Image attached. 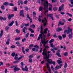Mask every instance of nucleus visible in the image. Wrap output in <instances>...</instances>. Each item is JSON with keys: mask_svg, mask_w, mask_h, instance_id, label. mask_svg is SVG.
Masks as SVG:
<instances>
[{"mask_svg": "<svg viewBox=\"0 0 73 73\" xmlns=\"http://www.w3.org/2000/svg\"><path fill=\"white\" fill-rule=\"evenodd\" d=\"M16 44L18 45H19L20 44V42H16Z\"/></svg>", "mask_w": 73, "mask_h": 73, "instance_id": "69168bd1", "label": "nucleus"}, {"mask_svg": "<svg viewBox=\"0 0 73 73\" xmlns=\"http://www.w3.org/2000/svg\"><path fill=\"white\" fill-rule=\"evenodd\" d=\"M62 66V64H60L59 66H58V65H57L55 68V70H57V69H58L59 68H61Z\"/></svg>", "mask_w": 73, "mask_h": 73, "instance_id": "1a4fd4ad", "label": "nucleus"}, {"mask_svg": "<svg viewBox=\"0 0 73 73\" xmlns=\"http://www.w3.org/2000/svg\"><path fill=\"white\" fill-rule=\"evenodd\" d=\"M57 62L58 64H62V61L60 60H58L57 61Z\"/></svg>", "mask_w": 73, "mask_h": 73, "instance_id": "4be33fe9", "label": "nucleus"}, {"mask_svg": "<svg viewBox=\"0 0 73 73\" xmlns=\"http://www.w3.org/2000/svg\"><path fill=\"white\" fill-rule=\"evenodd\" d=\"M48 10H46V11H44V15H46V13H47V12H48Z\"/></svg>", "mask_w": 73, "mask_h": 73, "instance_id": "13d9d810", "label": "nucleus"}, {"mask_svg": "<svg viewBox=\"0 0 73 73\" xmlns=\"http://www.w3.org/2000/svg\"><path fill=\"white\" fill-rule=\"evenodd\" d=\"M29 31H31V33H34V31L33 30V29H31V28H29Z\"/></svg>", "mask_w": 73, "mask_h": 73, "instance_id": "f3484780", "label": "nucleus"}, {"mask_svg": "<svg viewBox=\"0 0 73 73\" xmlns=\"http://www.w3.org/2000/svg\"><path fill=\"white\" fill-rule=\"evenodd\" d=\"M66 15H68V16H70V17H72V15H71V14L69 13H66Z\"/></svg>", "mask_w": 73, "mask_h": 73, "instance_id": "a19ab883", "label": "nucleus"}, {"mask_svg": "<svg viewBox=\"0 0 73 73\" xmlns=\"http://www.w3.org/2000/svg\"><path fill=\"white\" fill-rule=\"evenodd\" d=\"M14 11H17V7H14Z\"/></svg>", "mask_w": 73, "mask_h": 73, "instance_id": "c03bdc74", "label": "nucleus"}, {"mask_svg": "<svg viewBox=\"0 0 73 73\" xmlns=\"http://www.w3.org/2000/svg\"><path fill=\"white\" fill-rule=\"evenodd\" d=\"M1 8L2 9L4 10L5 9V8L4 7V6L3 5L1 6Z\"/></svg>", "mask_w": 73, "mask_h": 73, "instance_id": "e433bc0d", "label": "nucleus"}, {"mask_svg": "<svg viewBox=\"0 0 73 73\" xmlns=\"http://www.w3.org/2000/svg\"><path fill=\"white\" fill-rule=\"evenodd\" d=\"M34 48H36L37 49L36 50V52H38V48H39V47H38V46L35 45L34 46Z\"/></svg>", "mask_w": 73, "mask_h": 73, "instance_id": "ddd939ff", "label": "nucleus"}, {"mask_svg": "<svg viewBox=\"0 0 73 73\" xmlns=\"http://www.w3.org/2000/svg\"><path fill=\"white\" fill-rule=\"evenodd\" d=\"M69 5L70 7H73V5H71L70 4H69Z\"/></svg>", "mask_w": 73, "mask_h": 73, "instance_id": "338daca9", "label": "nucleus"}, {"mask_svg": "<svg viewBox=\"0 0 73 73\" xmlns=\"http://www.w3.org/2000/svg\"><path fill=\"white\" fill-rule=\"evenodd\" d=\"M17 66V65L12 66L10 68L11 69H12V68L15 67L14 68V71H18V70H20V68H16Z\"/></svg>", "mask_w": 73, "mask_h": 73, "instance_id": "39448f33", "label": "nucleus"}, {"mask_svg": "<svg viewBox=\"0 0 73 73\" xmlns=\"http://www.w3.org/2000/svg\"><path fill=\"white\" fill-rule=\"evenodd\" d=\"M64 68H65V69L67 67H68V64L66 63V62H65L64 63Z\"/></svg>", "mask_w": 73, "mask_h": 73, "instance_id": "2eb2a0df", "label": "nucleus"}, {"mask_svg": "<svg viewBox=\"0 0 73 73\" xmlns=\"http://www.w3.org/2000/svg\"><path fill=\"white\" fill-rule=\"evenodd\" d=\"M68 30H65L64 31V33L65 34H66V33L67 34H69L70 32V34H69L68 35V37H69V39H71L72 38V36L73 35V33H72V29L69 28V27H68Z\"/></svg>", "mask_w": 73, "mask_h": 73, "instance_id": "7ed1b4c3", "label": "nucleus"}, {"mask_svg": "<svg viewBox=\"0 0 73 73\" xmlns=\"http://www.w3.org/2000/svg\"><path fill=\"white\" fill-rule=\"evenodd\" d=\"M30 36L31 37H33V36H34V34H31L30 35Z\"/></svg>", "mask_w": 73, "mask_h": 73, "instance_id": "680f3d73", "label": "nucleus"}, {"mask_svg": "<svg viewBox=\"0 0 73 73\" xmlns=\"http://www.w3.org/2000/svg\"><path fill=\"white\" fill-rule=\"evenodd\" d=\"M15 54H16L15 52H13L11 56L12 57H14L15 56Z\"/></svg>", "mask_w": 73, "mask_h": 73, "instance_id": "79ce46f5", "label": "nucleus"}, {"mask_svg": "<svg viewBox=\"0 0 73 73\" xmlns=\"http://www.w3.org/2000/svg\"><path fill=\"white\" fill-rule=\"evenodd\" d=\"M29 35V33H27V34H26V36L25 37H28V35Z\"/></svg>", "mask_w": 73, "mask_h": 73, "instance_id": "8fccbe9b", "label": "nucleus"}, {"mask_svg": "<svg viewBox=\"0 0 73 73\" xmlns=\"http://www.w3.org/2000/svg\"><path fill=\"white\" fill-rule=\"evenodd\" d=\"M3 5H9V3L5 2L3 3Z\"/></svg>", "mask_w": 73, "mask_h": 73, "instance_id": "bb28decb", "label": "nucleus"}, {"mask_svg": "<svg viewBox=\"0 0 73 73\" xmlns=\"http://www.w3.org/2000/svg\"><path fill=\"white\" fill-rule=\"evenodd\" d=\"M58 8L56 7H55L53 8V10L54 11H57Z\"/></svg>", "mask_w": 73, "mask_h": 73, "instance_id": "5701e85b", "label": "nucleus"}, {"mask_svg": "<svg viewBox=\"0 0 73 73\" xmlns=\"http://www.w3.org/2000/svg\"><path fill=\"white\" fill-rule=\"evenodd\" d=\"M41 42H40V46L41 47L42 46V44H43V46L45 47V48L44 49L42 52V55L43 56H45V57L44 58V60H46V61L48 62V63L50 64H53V65L55 66L56 65V62L55 61H52V60L51 59H49L50 58V55L48 54L47 55V51H46V49H48L49 48V47L48 46H46L45 44H46L48 42V40L46 41V38H43L41 39Z\"/></svg>", "mask_w": 73, "mask_h": 73, "instance_id": "f257e3e1", "label": "nucleus"}, {"mask_svg": "<svg viewBox=\"0 0 73 73\" xmlns=\"http://www.w3.org/2000/svg\"><path fill=\"white\" fill-rule=\"evenodd\" d=\"M3 62H0V66H1V65L2 66H3Z\"/></svg>", "mask_w": 73, "mask_h": 73, "instance_id": "052dcab7", "label": "nucleus"}, {"mask_svg": "<svg viewBox=\"0 0 73 73\" xmlns=\"http://www.w3.org/2000/svg\"><path fill=\"white\" fill-rule=\"evenodd\" d=\"M33 54H32L30 55L29 58H33Z\"/></svg>", "mask_w": 73, "mask_h": 73, "instance_id": "09e8293b", "label": "nucleus"}, {"mask_svg": "<svg viewBox=\"0 0 73 73\" xmlns=\"http://www.w3.org/2000/svg\"><path fill=\"white\" fill-rule=\"evenodd\" d=\"M15 23L16 26H19V24H18V23L17 21H15Z\"/></svg>", "mask_w": 73, "mask_h": 73, "instance_id": "3c124183", "label": "nucleus"}, {"mask_svg": "<svg viewBox=\"0 0 73 73\" xmlns=\"http://www.w3.org/2000/svg\"><path fill=\"white\" fill-rule=\"evenodd\" d=\"M22 68V69L23 71H25L26 72H28V67L26 65L25 66V68H24L23 67H21Z\"/></svg>", "mask_w": 73, "mask_h": 73, "instance_id": "423d86ee", "label": "nucleus"}, {"mask_svg": "<svg viewBox=\"0 0 73 73\" xmlns=\"http://www.w3.org/2000/svg\"><path fill=\"white\" fill-rule=\"evenodd\" d=\"M15 31L17 33H20V31L18 30V29H16L15 30Z\"/></svg>", "mask_w": 73, "mask_h": 73, "instance_id": "393cba45", "label": "nucleus"}, {"mask_svg": "<svg viewBox=\"0 0 73 73\" xmlns=\"http://www.w3.org/2000/svg\"><path fill=\"white\" fill-rule=\"evenodd\" d=\"M48 10L49 11H52V7H50L48 8Z\"/></svg>", "mask_w": 73, "mask_h": 73, "instance_id": "e2e57ef3", "label": "nucleus"}, {"mask_svg": "<svg viewBox=\"0 0 73 73\" xmlns=\"http://www.w3.org/2000/svg\"><path fill=\"white\" fill-rule=\"evenodd\" d=\"M9 5L10 6H14V5H13V3H10L9 4Z\"/></svg>", "mask_w": 73, "mask_h": 73, "instance_id": "6e6d98bb", "label": "nucleus"}, {"mask_svg": "<svg viewBox=\"0 0 73 73\" xmlns=\"http://www.w3.org/2000/svg\"><path fill=\"white\" fill-rule=\"evenodd\" d=\"M15 41H18L20 40V37H16L15 39Z\"/></svg>", "mask_w": 73, "mask_h": 73, "instance_id": "cd10ccee", "label": "nucleus"}, {"mask_svg": "<svg viewBox=\"0 0 73 73\" xmlns=\"http://www.w3.org/2000/svg\"><path fill=\"white\" fill-rule=\"evenodd\" d=\"M33 17L34 19H36V13L34 11L33 12Z\"/></svg>", "mask_w": 73, "mask_h": 73, "instance_id": "f8f14e48", "label": "nucleus"}, {"mask_svg": "<svg viewBox=\"0 0 73 73\" xmlns=\"http://www.w3.org/2000/svg\"><path fill=\"white\" fill-rule=\"evenodd\" d=\"M51 50L52 52H53V53H55V51L53 49V48H51Z\"/></svg>", "mask_w": 73, "mask_h": 73, "instance_id": "37998d69", "label": "nucleus"}, {"mask_svg": "<svg viewBox=\"0 0 73 73\" xmlns=\"http://www.w3.org/2000/svg\"><path fill=\"white\" fill-rule=\"evenodd\" d=\"M27 18H28V19H29L30 20V23H32V19H31V17H29V14H27Z\"/></svg>", "mask_w": 73, "mask_h": 73, "instance_id": "9d476101", "label": "nucleus"}, {"mask_svg": "<svg viewBox=\"0 0 73 73\" xmlns=\"http://www.w3.org/2000/svg\"><path fill=\"white\" fill-rule=\"evenodd\" d=\"M50 46L52 48H54V47L55 46L54 45H53V43L50 44Z\"/></svg>", "mask_w": 73, "mask_h": 73, "instance_id": "7c9ffc66", "label": "nucleus"}, {"mask_svg": "<svg viewBox=\"0 0 73 73\" xmlns=\"http://www.w3.org/2000/svg\"><path fill=\"white\" fill-rule=\"evenodd\" d=\"M29 48H26L25 49V51L27 52H28L29 51Z\"/></svg>", "mask_w": 73, "mask_h": 73, "instance_id": "0e129e2a", "label": "nucleus"}, {"mask_svg": "<svg viewBox=\"0 0 73 73\" xmlns=\"http://www.w3.org/2000/svg\"><path fill=\"white\" fill-rule=\"evenodd\" d=\"M64 10V9H62V8H61V7H60L59 8V12H61V10Z\"/></svg>", "mask_w": 73, "mask_h": 73, "instance_id": "a878e982", "label": "nucleus"}, {"mask_svg": "<svg viewBox=\"0 0 73 73\" xmlns=\"http://www.w3.org/2000/svg\"><path fill=\"white\" fill-rule=\"evenodd\" d=\"M9 40H10V39H7V41L6 42L7 45H9Z\"/></svg>", "mask_w": 73, "mask_h": 73, "instance_id": "aec40b11", "label": "nucleus"}, {"mask_svg": "<svg viewBox=\"0 0 73 73\" xmlns=\"http://www.w3.org/2000/svg\"><path fill=\"white\" fill-rule=\"evenodd\" d=\"M28 29V28L26 27H24L23 29V32L25 34H26V32H25V30H27Z\"/></svg>", "mask_w": 73, "mask_h": 73, "instance_id": "9b49d317", "label": "nucleus"}, {"mask_svg": "<svg viewBox=\"0 0 73 73\" xmlns=\"http://www.w3.org/2000/svg\"><path fill=\"white\" fill-rule=\"evenodd\" d=\"M18 62H19V61L18 60H16V61H14L13 62V64H16V63H17Z\"/></svg>", "mask_w": 73, "mask_h": 73, "instance_id": "4c0bfd02", "label": "nucleus"}, {"mask_svg": "<svg viewBox=\"0 0 73 73\" xmlns=\"http://www.w3.org/2000/svg\"><path fill=\"white\" fill-rule=\"evenodd\" d=\"M3 33V31H1V34L0 33V37H2Z\"/></svg>", "mask_w": 73, "mask_h": 73, "instance_id": "c85d7f7f", "label": "nucleus"}, {"mask_svg": "<svg viewBox=\"0 0 73 73\" xmlns=\"http://www.w3.org/2000/svg\"><path fill=\"white\" fill-rule=\"evenodd\" d=\"M61 50L60 49H59L58 50V51L56 53V54L58 56V57H61V55H60V51Z\"/></svg>", "mask_w": 73, "mask_h": 73, "instance_id": "6e6552de", "label": "nucleus"}, {"mask_svg": "<svg viewBox=\"0 0 73 73\" xmlns=\"http://www.w3.org/2000/svg\"><path fill=\"white\" fill-rule=\"evenodd\" d=\"M24 10H22L20 11V15L22 17H24V14L23 13Z\"/></svg>", "mask_w": 73, "mask_h": 73, "instance_id": "0eeeda50", "label": "nucleus"}, {"mask_svg": "<svg viewBox=\"0 0 73 73\" xmlns=\"http://www.w3.org/2000/svg\"><path fill=\"white\" fill-rule=\"evenodd\" d=\"M62 23H61V22L60 21L58 25V27H59V26H60V25H61Z\"/></svg>", "mask_w": 73, "mask_h": 73, "instance_id": "bf43d9fd", "label": "nucleus"}, {"mask_svg": "<svg viewBox=\"0 0 73 73\" xmlns=\"http://www.w3.org/2000/svg\"><path fill=\"white\" fill-rule=\"evenodd\" d=\"M14 24V21H12L9 24V27H11V26L13 25V24Z\"/></svg>", "mask_w": 73, "mask_h": 73, "instance_id": "4468645a", "label": "nucleus"}, {"mask_svg": "<svg viewBox=\"0 0 73 73\" xmlns=\"http://www.w3.org/2000/svg\"><path fill=\"white\" fill-rule=\"evenodd\" d=\"M39 11H42V7H40L39 9Z\"/></svg>", "mask_w": 73, "mask_h": 73, "instance_id": "c756f323", "label": "nucleus"}, {"mask_svg": "<svg viewBox=\"0 0 73 73\" xmlns=\"http://www.w3.org/2000/svg\"><path fill=\"white\" fill-rule=\"evenodd\" d=\"M11 18H12V17L11 16V15H9V16H8V19L9 20H10L11 19Z\"/></svg>", "mask_w": 73, "mask_h": 73, "instance_id": "ea45409f", "label": "nucleus"}, {"mask_svg": "<svg viewBox=\"0 0 73 73\" xmlns=\"http://www.w3.org/2000/svg\"><path fill=\"white\" fill-rule=\"evenodd\" d=\"M46 65L47 66V68H49V64H48V63H46Z\"/></svg>", "mask_w": 73, "mask_h": 73, "instance_id": "774afa93", "label": "nucleus"}, {"mask_svg": "<svg viewBox=\"0 0 73 73\" xmlns=\"http://www.w3.org/2000/svg\"><path fill=\"white\" fill-rule=\"evenodd\" d=\"M38 20L39 22H41V17L40 16H39Z\"/></svg>", "mask_w": 73, "mask_h": 73, "instance_id": "58836bf2", "label": "nucleus"}, {"mask_svg": "<svg viewBox=\"0 0 73 73\" xmlns=\"http://www.w3.org/2000/svg\"><path fill=\"white\" fill-rule=\"evenodd\" d=\"M9 27H7L5 28V30L6 31H8V29H9Z\"/></svg>", "mask_w": 73, "mask_h": 73, "instance_id": "4d7b16f0", "label": "nucleus"}, {"mask_svg": "<svg viewBox=\"0 0 73 73\" xmlns=\"http://www.w3.org/2000/svg\"><path fill=\"white\" fill-rule=\"evenodd\" d=\"M62 28L60 27L59 28H58L57 31L58 32H60V31H62Z\"/></svg>", "mask_w": 73, "mask_h": 73, "instance_id": "dca6fc26", "label": "nucleus"}, {"mask_svg": "<svg viewBox=\"0 0 73 73\" xmlns=\"http://www.w3.org/2000/svg\"><path fill=\"white\" fill-rule=\"evenodd\" d=\"M42 2H44V10H46V9H47V8H46V7H47V8L48 7V6H50V7H52V5L50 3H48V1H45V0H44V1H42Z\"/></svg>", "mask_w": 73, "mask_h": 73, "instance_id": "20e7f679", "label": "nucleus"}, {"mask_svg": "<svg viewBox=\"0 0 73 73\" xmlns=\"http://www.w3.org/2000/svg\"><path fill=\"white\" fill-rule=\"evenodd\" d=\"M40 34H39L38 36V38L37 39L38 41L40 40V38L42 39L43 38H46V35H45L44 34H46V33H47L48 29L47 28H46L44 29V31L43 32L42 26L41 25L40 27Z\"/></svg>", "mask_w": 73, "mask_h": 73, "instance_id": "f03ea898", "label": "nucleus"}, {"mask_svg": "<svg viewBox=\"0 0 73 73\" xmlns=\"http://www.w3.org/2000/svg\"><path fill=\"white\" fill-rule=\"evenodd\" d=\"M25 49V48L24 47H22V52H23V53L24 54H25V50H24Z\"/></svg>", "mask_w": 73, "mask_h": 73, "instance_id": "a211bd4d", "label": "nucleus"}, {"mask_svg": "<svg viewBox=\"0 0 73 73\" xmlns=\"http://www.w3.org/2000/svg\"><path fill=\"white\" fill-rule=\"evenodd\" d=\"M29 62H30V63H32V60L31 58H30L29 59Z\"/></svg>", "mask_w": 73, "mask_h": 73, "instance_id": "72a5a7b5", "label": "nucleus"}, {"mask_svg": "<svg viewBox=\"0 0 73 73\" xmlns=\"http://www.w3.org/2000/svg\"><path fill=\"white\" fill-rule=\"evenodd\" d=\"M54 41V39H52L50 40L49 41V43H52Z\"/></svg>", "mask_w": 73, "mask_h": 73, "instance_id": "473e14b6", "label": "nucleus"}, {"mask_svg": "<svg viewBox=\"0 0 73 73\" xmlns=\"http://www.w3.org/2000/svg\"><path fill=\"white\" fill-rule=\"evenodd\" d=\"M58 38H59V40H61L62 38V37L61 36V35H58Z\"/></svg>", "mask_w": 73, "mask_h": 73, "instance_id": "b1692460", "label": "nucleus"}, {"mask_svg": "<svg viewBox=\"0 0 73 73\" xmlns=\"http://www.w3.org/2000/svg\"><path fill=\"white\" fill-rule=\"evenodd\" d=\"M35 26L34 25H31L30 26V27H33V28H35Z\"/></svg>", "mask_w": 73, "mask_h": 73, "instance_id": "c9c22d12", "label": "nucleus"}, {"mask_svg": "<svg viewBox=\"0 0 73 73\" xmlns=\"http://www.w3.org/2000/svg\"><path fill=\"white\" fill-rule=\"evenodd\" d=\"M19 1V2L21 4V5L23 4V1H22L21 0H20Z\"/></svg>", "mask_w": 73, "mask_h": 73, "instance_id": "603ef678", "label": "nucleus"}, {"mask_svg": "<svg viewBox=\"0 0 73 73\" xmlns=\"http://www.w3.org/2000/svg\"><path fill=\"white\" fill-rule=\"evenodd\" d=\"M66 1V0H60V3H65Z\"/></svg>", "mask_w": 73, "mask_h": 73, "instance_id": "412c9836", "label": "nucleus"}, {"mask_svg": "<svg viewBox=\"0 0 73 73\" xmlns=\"http://www.w3.org/2000/svg\"><path fill=\"white\" fill-rule=\"evenodd\" d=\"M68 52H65L64 54V56H68Z\"/></svg>", "mask_w": 73, "mask_h": 73, "instance_id": "2f4dec72", "label": "nucleus"}, {"mask_svg": "<svg viewBox=\"0 0 73 73\" xmlns=\"http://www.w3.org/2000/svg\"><path fill=\"white\" fill-rule=\"evenodd\" d=\"M22 42H24L25 41H26V38H24L22 40Z\"/></svg>", "mask_w": 73, "mask_h": 73, "instance_id": "864d4df0", "label": "nucleus"}, {"mask_svg": "<svg viewBox=\"0 0 73 73\" xmlns=\"http://www.w3.org/2000/svg\"><path fill=\"white\" fill-rule=\"evenodd\" d=\"M29 23H28L25 24L24 25L25 26V27H28V26H29Z\"/></svg>", "mask_w": 73, "mask_h": 73, "instance_id": "49530a36", "label": "nucleus"}, {"mask_svg": "<svg viewBox=\"0 0 73 73\" xmlns=\"http://www.w3.org/2000/svg\"><path fill=\"white\" fill-rule=\"evenodd\" d=\"M66 34H64L62 35V36L63 37V38H65L66 37Z\"/></svg>", "mask_w": 73, "mask_h": 73, "instance_id": "a18cd8bd", "label": "nucleus"}, {"mask_svg": "<svg viewBox=\"0 0 73 73\" xmlns=\"http://www.w3.org/2000/svg\"><path fill=\"white\" fill-rule=\"evenodd\" d=\"M11 49H14L15 48V45H12L11 46Z\"/></svg>", "mask_w": 73, "mask_h": 73, "instance_id": "de8ad7c7", "label": "nucleus"}, {"mask_svg": "<svg viewBox=\"0 0 73 73\" xmlns=\"http://www.w3.org/2000/svg\"><path fill=\"white\" fill-rule=\"evenodd\" d=\"M24 8L25 9V10H26V11H28V10H29V9H28V7H27V6H25L24 7Z\"/></svg>", "mask_w": 73, "mask_h": 73, "instance_id": "f704fd0d", "label": "nucleus"}, {"mask_svg": "<svg viewBox=\"0 0 73 73\" xmlns=\"http://www.w3.org/2000/svg\"><path fill=\"white\" fill-rule=\"evenodd\" d=\"M23 3L25 4H27L28 3V1H24Z\"/></svg>", "mask_w": 73, "mask_h": 73, "instance_id": "5fc2aeb1", "label": "nucleus"}, {"mask_svg": "<svg viewBox=\"0 0 73 73\" xmlns=\"http://www.w3.org/2000/svg\"><path fill=\"white\" fill-rule=\"evenodd\" d=\"M53 16V14H47V17H51Z\"/></svg>", "mask_w": 73, "mask_h": 73, "instance_id": "6ab92c4d", "label": "nucleus"}]
</instances>
